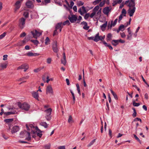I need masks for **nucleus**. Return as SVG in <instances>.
I'll use <instances>...</instances> for the list:
<instances>
[{"instance_id":"43","label":"nucleus","mask_w":149,"mask_h":149,"mask_svg":"<svg viewBox=\"0 0 149 149\" xmlns=\"http://www.w3.org/2000/svg\"><path fill=\"white\" fill-rule=\"evenodd\" d=\"M70 23L69 22V21L68 20H67L66 21H65L63 23V25H65L66 24H67L68 25H69L70 24Z\"/></svg>"},{"instance_id":"2","label":"nucleus","mask_w":149,"mask_h":149,"mask_svg":"<svg viewBox=\"0 0 149 149\" xmlns=\"http://www.w3.org/2000/svg\"><path fill=\"white\" fill-rule=\"evenodd\" d=\"M18 106L20 108L26 111H28L30 108V105L26 103H24L22 104L19 103Z\"/></svg>"},{"instance_id":"38","label":"nucleus","mask_w":149,"mask_h":149,"mask_svg":"<svg viewBox=\"0 0 149 149\" xmlns=\"http://www.w3.org/2000/svg\"><path fill=\"white\" fill-rule=\"evenodd\" d=\"M132 109L134 111V113L132 114V116L133 117H135L136 116V110L134 108H133Z\"/></svg>"},{"instance_id":"32","label":"nucleus","mask_w":149,"mask_h":149,"mask_svg":"<svg viewBox=\"0 0 149 149\" xmlns=\"http://www.w3.org/2000/svg\"><path fill=\"white\" fill-rule=\"evenodd\" d=\"M50 40L48 37H46L45 40V45H47L49 44Z\"/></svg>"},{"instance_id":"11","label":"nucleus","mask_w":149,"mask_h":149,"mask_svg":"<svg viewBox=\"0 0 149 149\" xmlns=\"http://www.w3.org/2000/svg\"><path fill=\"white\" fill-rule=\"evenodd\" d=\"M52 49L54 52L55 53H57L58 51V49L57 45V42L56 41H54L53 43Z\"/></svg>"},{"instance_id":"23","label":"nucleus","mask_w":149,"mask_h":149,"mask_svg":"<svg viewBox=\"0 0 149 149\" xmlns=\"http://www.w3.org/2000/svg\"><path fill=\"white\" fill-rule=\"evenodd\" d=\"M107 25V22L106 21L104 23L100 26V27L102 31H104Z\"/></svg>"},{"instance_id":"29","label":"nucleus","mask_w":149,"mask_h":149,"mask_svg":"<svg viewBox=\"0 0 149 149\" xmlns=\"http://www.w3.org/2000/svg\"><path fill=\"white\" fill-rule=\"evenodd\" d=\"M13 121V118L6 119L4 120V121L6 123H10Z\"/></svg>"},{"instance_id":"36","label":"nucleus","mask_w":149,"mask_h":149,"mask_svg":"<svg viewBox=\"0 0 149 149\" xmlns=\"http://www.w3.org/2000/svg\"><path fill=\"white\" fill-rule=\"evenodd\" d=\"M95 139H94L89 144H88L87 146L88 147H89L93 145L94 143L95 142Z\"/></svg>"},{"instance_id":"64","label":"nucleus","mask_w":149,"mask_h":149,"mask_svg":"<svg viewBox=\"0 0 149 149\" xmlns=\"http://www.w3.org/2000/svg\"><path fill=\"white\" fill-rule=\"evenodd\" d=\"M58 149H65V147L64 146H60L58 148Z\"/></svg>"},{"instance_id":"39","label":"nucleus","mask_w":149,"mask_h":149,"mask_svg":"<svg viewBox=\"0 0 149 149\" xmlns=\"http://www.w3.org/2000/svg\"><path fill=\"white\" fill-rule=\"evenodd\" d=\"M84 4V2L81 1H78L77 3V5L78 6H82Z\"/></svg>"},{"instance_id":"18","label":"nucleus","mask_w":149,"mask_h":149,"mask_svg":"<svg viewBox=\"0 0 149 149\" xmlns=\"http://www.w3.org/2000/svg\"><path fill=\"white\" fill-rule=\"evenodd\" d=\"M61 63L64 65H66V60L65 55V52L63 53V58L61 60Z\"/></svg>"},{"instance_id":"7","label":"nucleus","mask_w":149,"mask_h":149,"mask_svg":"<svg viewBox=\"0 0 149 149\" xmlns=\"http://www.w3.org/2000/svg\"><path fill=\"white\" fill-rule=\"evenodd\" d=\"M46 93L47 94H49L52 95L54 94V91L51 85H49L47 86L46 89Z\"/></svg>"},{"instance_id":"1","label":"nucleus","mask_w":149,"mask_h":149,"mask_svg":"<svg viewBox=\"0 0 149 149\" xmlns=\"http://www.w3.org/2000/svg\"><path fill=\"white\" fill-rule=\"evenodd\" d=\"M27 136V137H26L25 139L28 141H30L31 139V137L30 133L29 132L24 131L21 132L19 136L20 138H24Z\"/></svg>"},{"instance_id":"8","label":"nucleus","mask_w":149,"mask_h":149,"mask_svg":"<svg viewBox=\"0 0 149 149\" xmlns=\"http://www.w3.org/2000/svg\"><path fill=\"white\" fill-rule=\"evenodd\" d=\"M99 33H98L94 37V41L95 42H97L100 40H102L105 38V35L102 36H99Z\"/></svg>"},{"instance_id":"30","label":"nucleus","mask_w":149,"mask_h":149,"mask_svg":"<svg viewBox=\"0 0 149 149\" xmlns=\"http://www.w3.org/2000/svg\"><path fill=\"white\" fill-rule=\"evenodd\" d=\"M110 91L112 94L113 95L115 99L116 100L118 99V98L116 94L112 90H110Z\"/></svg>"},{"instance_id":"27","label":"nucleus","mask_w":149,"mask_h":149,"mask_svg":"<svg viewBox=\"0 0 149 149\" xmlns=\"http://www.w3.org/2000/svg\"><path fill=\"white\" fill-rule=\"evenodd\" d=\"M40 125L44 127L45 128H47L48 127V124L46 122H42L40 123Z\"/></svg>"},{"instance_id":"24","label":"nucleus","mask_w":149,"mask_h":149,"mask_svg":"<svg viewBox=\"0 0 149 149\" xmlns=\"http://www.w3.org/2000/svg\"><path fill=\"white\" fill-rule=\"evenodd\" d=\"M28 65L26 64H23L21 65L19 67L17 68V70H19L20 69H24L26 66H27Z\"/></svg>"},{"instance_id":"54","label":"nucleus","mask_w":149,"mask_h":149,"mask_svg":"<svg viewBox=\"0 0 149 149\" xmlns=\"http://www.w3.org/2000/svg\"><path fill=\"white\" fill-rule=\"evenodd\" d=\"M121 37L123 38H124L126 37V35L124 32L120 33Z\"/></svg>"},{"instance_id":"31","label":"nucleus","mask_w":149,"mask_h":149,"mask_svg":"<svg viewBox=\"0 0 149 149\" xmlns=\"http://www.w3.org/2000/svg\"><path fill=\"white\" fill-rule=\"evenodd\" d=\"M112 35L111 33H108L107 36V40H111Z\"/></svg>"},{"instance_id":"61","label":"nucleus","mask_w":149,"mask_h":149,"mask_svg":"<svg viewBox=\"0 0 149 149\" xmlns=\"http://www.w3.org/2000/svg\"><path fill=\"white\" fill-rule=\"evenodd\" d=\"M8 55H4L3 56V60L4 61H5L7 59V57H8Z\"/></svg>"},{"instance_id":"47","label":"nucleus","mask_w":149,"mask_h":149,"mask_svg":"<svg viewBox=\"0 0 149 149\" xmlns=\"http://www.w3.org/2000/svg\"><path fill=\"white\" fill-rule=\"evenodd\" d=\"M101 1V0H96L93 2V4L95 5L99 3H100Z\"/></svg>"},{"instance_id":"22","label":"nucleus","mask_w":149,"mask_h":149,"mask_svg":"<svg viewBox=\"0 0 149 149\" xmlns=\"http://www.w3.org/2000/svg\"><path fill=\"white\" fill-rule=\"evenodd\" d=\"M81 24L84 25L83 27L84 29L88 30L89 29V27L88 26L87 23L86 22L83 21L81 23Z\"/></svg>"},{"instance_id":"62","label":"nucleus","mask_w":149,"mask_h":149,"mask_svg":"<svg viewBox=\"0 0 149 149\" xmlns=\"http://www.w3.org/2000/svg\"><path fill=\"white\" fill-rule=\"evenodd\" d=\"M109 136H110L111 138L112 137V131L110 129H109Z\"/></svg>"},{"instance_id":"20","label":"nucleus","mask_w":149,"mask_h":149,"mask_svg":"<svg viewBox=\"0 0 149 149\" xmlns=\"http://www.w3.org/2000/svg\"><path fill=\"white\" fill-rule=\"evenodd\" d=\"M17 112L15 110H13V111H10L5 112L4 113V114L6 116H8L10 115L14 114H17Z\"/></svg>"},{"instance_id":"59","label":"nucleus","mask_w":149,"mask_h":149,"mask_svg":"<svg viewBox=\"0 0 149 149\" xmlns=\"http://www.w3.org/2000/svg\"><path fill=\"white\" fill-rule=\"evenodd\" d=\"M40 70V69L39 68H37L36 69H34L33 71L34 72H39Z\"/></svg>"},{"instance_id":"6","label":"nucleus","mask_w":149,"mask_h":149,"mask_svg":"<svg viewBox=\"0 0 149 149\" xmlns=\"http://www.w3.org/2000/svg\"><path fill=\"white\" fill-rule=\"evenodd\" d=\"M25 20V19L23 17H22L19 19V26L20 28L22 29L24 27Z\"/></svg>"},{"instance_id":"4","label":"nucleus","mask_w":149,"mask_h":149,"mask_svg":"<svg viewBox=\"0 0 149 149\" xmlns=\"http://www.w3.org/2000/svg\"><path fill=\"white\" fill-rule=\"evenodd\" d=\"M135 0H128L126 1L125 4L127 6H128L130 8H136L135 7Z\"/></svg>"},{"instance_id":"44","label":"nucleus","mask_w":149,"mask_h":149,"mask_svg":"<svg viewBox=\"0 0 149 149\" xmlns=\"http://www.w3.org/2000/svg\"><path fill=\"white\" fill-rule=\"evenodd\" d=\"M126 13L127 12L126 10L124 8L123 9L122 11V15L123 14H124L123 16H125Z\"/></svg>"},{"instance_id":"17","label":"nucleus","mask_w":149,"mask_h":149,"mask_svg":"<svg viewBox=\"0 0 149 149\" xmlns=\"http://www.w3.org/2000/svg\"><path fill=\"white\" fill-rule=\"evenodd\" d=\"M8 63L6 62L2 63L0 64V70H3L6 68L8 65Z\"/></svg>"},{"instance_id":"46","label":"nucleus","mask_w":149,"mask_h":149,"mask_svg":"<svg viewBox=\"0 0 149 149\" xmlns=\"http://www.w3.org/2000/svg\"><path fill=\"white\" fill-rule=\"evenodd\" d=\"M133 105L134 107H138L140 105V104L136 103L134 101H133Z\"/></svg>"},{"instance_id":"60","label":"nucleus","mask_w":149,"mask_h":149,"mask_svg":"<svg viewBox=\"0 0 149 149\" xmlns=\"http://www.w3.org/2000/svg\"><path fill=\"white\" fill-rule=\"evenodd\" d=\"M26 35V33L25 32H23L21 33L20 35V36L21 37H24Z\"/></svg>"},{"instance_id":"16","label":"nucleus","mask_w":149,"mask_h":149,"mask_svg":"<svg viewBox=\"0 0 149 149\" xmlns=\"http://www.w3.org/2000/svg\"><path fill=\"white\" fill-rule=\"evenodd\" d=\"M26 5L29 8H32L33 7V2L32 1L28 0L26 3Z\"/></svg>"},{"instance_id":"45","label":"nucleus","mask_w":149,"mask_h":149,"mask_svg":"<svg viewBox=\"0 0 149 149\" xmlns=\"http://www.w3.org/2000/svg\"><path fill=\"white\" fill-rule=\"evenodd\" d=\"M26 55L28 56H33L34 55V54L31 52H29L26 54Z\"/></svg>"},{"instance_id":"5","label":"nucleus","mask_w":149,"mask_h":149,"mask_svg":"<svg viewBox=\"0 0 149 149\" xmlns=\"http://www.w3.org/2000/svg\"><path fill=\"white\" fill-rule=\"evenodd\" d=\"M52 111V109L51 108H49L47 109L45 111V112L46 113V116H45V118L46 119L48 120H50L51 118V115Z\"/></svg>"},{"instance_id":"26","label":"nucleus","mask_w":149,"mask_h":149,"mask_svg":"<svg viewBox=\"0 0 149 149\" xmlns=\"http://www.w3.org/2000/svg\"><path fill=\"white\" fill-rule=\"evenodd\" d=\"M118 43V40H113L111 42L112 44L115 46L117 45Z\"/></svg>"},{"instance_id":"42","label":"nucleus","mask_w":149,"mask_h":149,"mask_svg":"<svg viewBox=\"0 0 149 149\" xmlns=\"http://www.w3.org/2000/svg\"><path fill=\"white\" fill-rule=\"evenodd\" d=\"M6 32H4L2 34L0 35V39H1L3 38L6 35Z\"/></svg>"},{"instance_id":"48","label":"nucleus","mask_w":149,"mask_h":149,"mask_svg":"<svg viewBox=\"0 0 149 149\" xmlns=\"http://www.w3.org/2000/svg\"><path fill=\"white\" fill-rule=\"evenodd\" d=\"M23 15L25 18H26L29 17V13L27 11L24 12Z\"/></svg>"},{"instance_id":"58","label":"nucleus","mask_w":149,"mask_h":149,"mask_svg":"<svg viewBox=\"0 0 149 149\" xmlns=\"http://www.w3.org/2000/svg\"><path fill=\"white\" fill-rule=\"evenodd\" d=\"M101 43H102L103 44H104L105 46L107 47L108 46V44L105 41L103 40L102 42H101Z\"/></svg>"},{"instance_id":"63","label":"nucleus","mask_w":149,"mask_h":149,"mask_svg":"<svg viewBox=\"0 0 149 149\" xmlns=\"http://www.w3.org/2000/svg\"><path fill=\"white\" fill-rule=\"evenodd\" d=\"M37 134L39 137H41L42 136V134H41V132H40L36 133Z\"/></svg>"},{"instance_id":"34","label":"nucleus","mask_w":149,"mask_h":149,"mask_svg":"<svg viewBox=\"0 0 149 149\" xmlns=\"http://www.w3.org/2000/svg\"><path fill=\"white\" fill-rule=\"evenodd\" d=\"M31 41L33 42L34 45H37L39 44V42L37 40H31Z\"/></svg>"},{"instance_id":"14","label":"nucleus","mask_w":149,"mask_h":149,"mask_svg":"<svg viewBox=\"0 0 149 149\" xmlns=\"http://www.w3.org/2000/svg\"><path fill=\"white\" fill-rule=\"evenodd\" d=\"M118 21V19H116L113 22V21H111V24H110L109 23L108 25V27L109 28H111L112 26H114L116 24Z\"/></svg>"},{"instance_id":"9","label":"nucleus","mask_w":149,"mask_h":149,"mask_svg":"<svg viewBox=\"0 0 149 149\" xmlns=\"http://www.w3.org/2000/svg\"><path fill=\"white\" fill-rule=\"evenodd\" d=\"M111 6L106 7L103 8V12L104 14L108 15L109 13L111 11Z\"/></svg>"},{"instance_id":"13","label":"nucleus","mask_w":149,"mask_h":149,"mask_svg":"<svg viewBox=\"0 0 149 149\" xmlns=\"http://www.w3.org/2000/svg\"><path fill=\"white\" fill-rule=\"evenodd\" d=\"M21 2L20 1H17L15 4V12H16L20 8L21 5Z\"/></svg>"},{"instance_id":"21","label":"nucleus","mask_w":149,"mask_h":149,"mask_svg":"<svg viewBox=\"0 0 149 149\" xmlns=\"http://www.w3.org/2000/svg\"><path fill=\"white\" fill-rule=\"evenodd\" d=\"M31 93L33 97L37 100H38L39 95L37 92L33 91Z\"/></svg>"},{"instance_id":"52","label":"nucleus","mask_w":149,"mask_h":149,"mask_svg":"<svg viewBox=\"0 0 149 149\" xmlns=\"http://www.w3.org/2000/svg\"><path fill=\"white\" fill-rule=\"evenodd\" d=\"M50 0H45L43 4H45V5L47 4L50 3Z\"/></svg>"},{"instance_id":"41","label":"nucleus","mask_w":149,"mask_h":149,"mask_svg":"<svg viewBox=\"0 0 149 149\" xmlns=\"http://www.w3.org/2000/svg\"><path fill=\"white\" fill-rule=\"evenodd\" d=\"M105 1V0H104L103 1L101 2L99 5V6L101 7H102L104 5Z\"/></svg>"},{"instance_id":"56","label":"nucleus","mask_w":149,"mask_h":149,"mask_svg":"<svg viewBox=\"0 0 149 149\" xmlns=\"http://www.w3.org/2000/svg\"><path fill=\"white\" fill-rule=\"evenodd\" d=\"M74 4V2L72 1H71L70 2V6H69L71 8H72V7L73 6Z\"/></svg>"},{"instance_id":"50","label":"nucleus","mask_w":149,"mask_h":149,"mask_svg":"<svg viewBox=\"0 0 149 149\" xmlns=\"http://www.w3.org/2000/svg\"><path fill=\"white\" fill-rule=\"evenodd\" d=\"M52 61V59L50 58H48L47 59V62L48 64H50Z\"/></svg>"},{"instance_id":"3","label":"nucleus","mask_w":149,"mask_h":149,"mask_svg":"<svg viewBox=\"0 0 149 149\" xmlns=\"http://www.w3.org/2000/svg\"><path fill=\"white\" fill-rule=\"evenodd\" d=\"M31 33L32 34L33 37L35 38H37L38 37L41 36L42 32L41 30H34L31 31Z\"/></svg>"},{"instance_id":"40","label":"nucleus","mask_w":149,"mask_h":149,"mask_svg":"<svg viewBox=\"0 0 149 149\" xmlns=\"http://www.w3.org/2000/svg\"><path fill=\"white\" fill-rule=\"evenodd\" d=\"M99 9V7L98 6H96L93 9V11L96 13Z\"/></svg>"},{"instance_id":"57","label":"nucleus","mask_w":149,"mask_h":149,"mask_svg":"<svg viewBox=\"0 0 149 149\" xmlns=\"http://www.w3.org/2000/svg\"><path fill=\"white\" fill-rule=\"evenodd\" d=\"M50 144L47 145L45 146V149H50Z\"/></svg>"},{"instance_id":"49","label":"nucleus","mask_w":149,"mask_h":149,"mask_svg":"<svg viewBox=\"0 0 149 149\" xmlns=\"http://www.w3.org/2000/svg\"><path fill=\"white\" fill-rule=\"evenodd\" d=\"M90 17V14L89 13H87L86 14L84 17V18L85 19H87L88 17Z\"/></svg>"},{"instance_id":"15","label":"nucleus","mask_w":149,"mask_h":149,"mask_svg":"<svg viewBox=\"0 0 149 149\" xmlns=\"http://www.w3.org/2000/svg\"><path fill=\"white\" fill-rule=\"evenodd\" d=\"M19 130V127L17 126H15L13 127L11 129V132L12 134H14L17 132Z\"/></svg>"},{"instance_id":"33","label":"nucleus","mask_w":149,"mask_h":149,"mask_svg":"<svg viewBox=\"0 0 149 149\" xmlns=\"http://www.w3.org/2000/svg\"><path fill=\"white\" fill-rule=\"evenodd\" d=\"M124 25L123 24H121L119 26V30L123 31L124 30Z\"/></svg>"},{"instance_id":"10","label":"nucleus","mask_w":149,"mask_h":149,"mask_svg":"<svg viewBox=\"0 0 149 149\" xmlns=\"http://www.w3.org/2000/svg\"><path fill=\"white\" fill-rule=\"evenodd\" d=\"M68 19L71 23H73L77 21V17L75 15H72L71 16H69L68 17Z\"/></svg>"},{"instance_id":"53","label":"nucleus","mask_w":149,"mask_h":149,"mask_svg":"<svg viewBox=\"0 0 149 149\" xmlns=\"http://www.w3.org/2000/svg\"><path fill=\"white\" fill-rule=\"evenodd\" d=\"M140 28V27L138 26L137 29H136V31H135V33L134 34L135 37H136L137 36V33L139 31V29Z\"/></svg>"},{"instance_id":"25","label":"nucleus","mask_w":149,"mask_h":149,"mask_svg":"<svg viewBox=\"0 0 149 149\" xmlns=\"http://www.w3.org/2000/svg\"><path fill=\"white\" fill-rule=\"evenodd\" d=\"M62 22L58 23L56 26L55 28L56 29H58L61 27H63L62 26Z\"/></svg>"},{"instance_id":"37","label":"nucleus","mask_w":149,"mask_h":149,"mask_svg":"<svg viewBox=\"0 0 149 149\" xmlns=\"http://www.w3.org/2000/svg\"><path fill=\"white\" fill-rule=\"evenodd\" d=\"M123 0H113V2L115 4L120 3Z\"/></svg>"},{"instance_id":"35","label":"nucleus","mask_w":149,"mask_h":149,"mask_svg":"<svg viewBox=\"0 0 149 149\" xmlns=\"http://www.w3.org/2000/svg\"><path fill=\"white\" fill-rule=\"evenodd\" d=\"M134 137L135 138V139L137 141H138L139 143L140 144H141V140L139 139V138H138V137L137 136L136 134H134Z\"/></svg>"},{"instance_id":"28","label":"nucleus","mask_w":149,"mask_h":149,"mask_svg":"<svg viewBox=\"0 0 149 149\" xmlns=\"http://www.w3.org/2000/svg\"><path fill=\"white\" fill-rule=\"evenodd\" d=\"M68 121L70 123H72L74 122V120L71 116L70 115L69 116V118Z\"/></svg>"},{"instance_id":"55","label":"nucleus","mask_w":149,"mask_h":149,"mask_svg":"<svg viewBox=\"0 0 149 149\" xmlns=\"http://www.w3.org/2000/svg\"><path fill=\"white\" fill-rule=\"evenodd\" d=\"M139 121L141 122H142L141 119L139 118H136L134 120V121Z\"/></svg>"},{"instance_id":"12","label":"nucleus","mask_w":149,"mask_h":149,"mask_svg":"<svg viewBox=\"0 0 149 149\" xmlns=\"http://www.w3.org/2000/svg\"><path fill=\"white\" fill-rule=\"evenodd\" d=\"M136 10V8H129L127 10V13L130 17L132 16Z\"/></svg>"},{"instance_id":"19","label":"nucleus","mask_w":149,"mask_h":149,"mask_svg":"<svg viewBox=\"0 0 149 149\" xmlns=\"http://www.w3.org/2000/svg\"><path fill=\"white\" fill-rule=\"evenodd\" d=\"M78 12L81 15H82L83 13H85L86 12L85 7L83 6L80 8L78 10Z\"/></svg>"},{"instance_id":"51","label":"nucleus","mask_w":149,"mask_h":149,"mask_svg":"<svg viewBox=\"0 0 149 149\" xmlns=\"http://www.w3.org/2000/svg\"><path fill=\"white\" fill-rule=\"evenodd\" d=\"M96 13V12L93 11V10L92 13H91L90 15V17L91 18H93V16L95 15Z\"/></svg>"}]
</instances>
